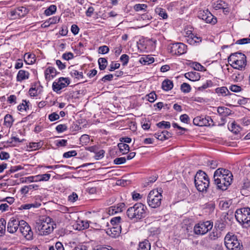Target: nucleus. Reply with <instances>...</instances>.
<instances>
[{
  "label": "nucleus",
  "mask_w": 250,
  "mask_h": 250,
  "mask_svg": "<svg viewBox=\"0 0 250 250\" xmlns=\"http://www.w3.org/2000/svg\"><path fill=\"white\" fill-rule=\"evenodd\" d=\"M194 183L199 191L203 192L206 190L209 184L207 174L201 170H198L194 177Z\"/></svg>",
  "instance_id": "nucleus-3"
},
{
  "label": "nucleus",
  "mask_w": 250,
  "mask_h": 250,
  "mask_svg": "<svg viewBox=\"0 0 250 250\" xmlns=\"http://www.w3.org/2000/svg\"><path fill=\"white\" fill-rule=\"evenodd\" d=\"M48 250H64L62 243L58 241L54 245L49 246Z\"/></svg>",
  "instance_id": "nucleus-36"
},
{
  "label": "nucleus",
  "mask_w": 250,
  "mask_h": 250,
  "mask_svg": "<svg viewBox=\"0 0 250 250\" xmlns=\"http://www.w3.org/2000/svg\"><path fill=\"white\" fill-rule=\"evenodd\" d=\"M51 177L50 174H39L35 176V182L47 181Z\"/></svg>",
  "instance_id": "nucleus-32"
},
{
  "label": "nucleus",
  "mask_w": 250,
  "mask_h": 250,
  "mask_svg": "<svg viewBox=\"0 0 250 250\" xmlns=\"http://www.w3.org/2000/svg\"><path fill=\"white\" fill-rule=\"evenodd\" d=\"M150 243L149 241L145 239L139 243L137 250H150Z\"/></svg>",
  "instance_id": "nucleus-27"
},
{
  "label": "nucleus",
  "mask_w": 250,
  "mask_h": 250,
  "mask_svg": "<svg viewBox=\"0 0 250 250\" xmlns=\"http://www.w3.org/2000/svg\"><path fill=\"white\" fill-rule=\"evenodd\" d=\"M228 8L227 3L222 0H217L214 3V8L215 10L226 9Z\"/></svg>",
  "instance_id": "nucleus-29"
},
{
  "label": "nucleus",
  "mask_w": 250,
  "mask_h": 250,
  "mask_svg": "<svg viewBox=\"0 0 250 250\" xmlns=\"http://www.w3.org/2000/svg\"><path fill=\"white\" fill-rule=\"evenodd\" d=\"M232 61L234 63L230 64V65L234 69L242 70L246 65V59L239 60L238 61L232 60Z\"/></svg>",
  "instance_id": "nucleus-19"
},
{
  "label": "nucleus",
  "mask_w": 250,
  "mask_h": 250,
  "mask_svg": "<svg viewBox=\"0 0 250 250\" xmlns=\"http://www.w3.org/2000/svg\"><path fill=\"white\" fill-rule=\"evenodd\" d=\"M249 43H250V38H249L238 40L235 42L237 44H245Z\"/></svg>",
  "instance_id": "nucleus-60"
},
{
  "label": "nucleus",
  "mask_w": 250,
  "mask_h": 250,
  "mask_svg": "<svg viewBox=\"0 0 250 250\" xmlns=\"http://www.w3.org/2000/svg\"><path fill=\"white\" fill-rule=\"evenodd\" d=\"M67 129V126L65 124L59 125L56 127V129L58 132H64V131L66 130Z\"/></svg>",
  "instance_id": "nucleus-51"
},
{
  "label": "nucleus",
  "mask_w": 250,
  "mask_h": 250,
  "mask_svg": "<svg viewBox=\"0 0 250 250\" xmlns=\"http://www.w3.org/2000/svg\"><path fill=\"white\" fill-rule=\"evenodd\" d=\"M121 229V226H113L109 230L107 231V233L111 237L116 238L119 236Z\"/></svg>",
  "instance_id": "nucleus-20"
},
{
  "label": "nucleus",
  "mask_w": 250,
  "mask_h": 250,
  "mask_svg": "<svg viewBox=\"0 0 250 250\" xmlns=\"http://www.w3.org/2000/svg\"><path fill=\"white\" fill-rule=\"evenodd\" d=\"M77 153L75 150H71L64 153L63 154V157L65 158H68L72 156H75L77 155Z\"/></svg>",
  "instance_id": "nucleus-52"
},
{
  "label": "nucleus",
  "mask_w": 250,
  "mask_h": 250,
  "mask_svg": "<svg viewBox=\"0 0 250 250\" xmlns=\"http://www.w3.org/2000/svg\"><path fill=\"white\" fill-rule=\"evenodd\" d=\"M236 220L242 224L245 228L250 226V208H243L237 209L235 213Z\"/></svg>",
  "instance_id": "nucleus-4"
},
{
  "label": "nucleus",
  "mask_w": 250,
  "mask_h": 250,
  "mask_svg": "<svg viewBox=\"0 0 250 250\" xmlns=\"http://www.w3.org/2000/svg\"><path fill=\"white\" fill-rule=\"evenodd\" d=\"M154 59L149 55H144L140 59V62L143 65H147L153 63Z\"/></svg>",
  "instance_id": "nucleus-26"
},
{
  "label": "nucleus",
  "mask_w": 250,
  "mask_h": 250,
  "mask_svg": "<svg viewBox=\"0 0 250 250\" xmlns=\"http://www.w3.org/2000/svg\"><path fill=\"white\" fill-rule=\"evenodd\" d=\"M72 66L70 67L69 68L70 69V74L73 77L77 79H80L83 78V75L82 72H79L76 70H74L72 69Z\"/></svg>",
  "instance_id": "nucleus-38"
},
{
  "label": "nucleus",
  "mask_w": 250,
  "mask_h": 250,
  "mask_svg": "<svg viewBox=\"0 0 250 250\" xmlns=\"http://www.w3.org/2000/svg\"><path fill=\"white\" fill-rule=\"evenodd\" d=\"M155 13L163 19H167L168 17L165 9L161 7H157L155 10Z\"/></svg>",
  "instance_id": "nucleus-37"
},
{
  "label": "nucleus",
  "mask_w": 250,
  "mask_h": 250,
  "mask_svg": "<svg viewBox=\"0 0 250 250\" xmlns=\"http://www.w3.org/2000/svg\"><path fill=\"white\" fill-rule=\"evenodd\" d=\"M225 245L229 250H242L243 247L242 243L237 236L231 233H228L224 239Z\"/></svg>",
  "instance_id": "nucleus-5"
},
{
  "label": "nucleus",
  "mask_w": 250,
  "mask_h": 250,
  "mask_svg": "<svg viewBox=\"0 0 250 250\" xmlns=\"http://www.w3.org/2000/svg\"><path fill=\"white\" fill-rule=\"evenodd\" d=\"M57 10V7L55 5H51L45 11L44 14L46 16H50L55 13Z\"/></svg>",
  "instance_id": "nucleus-43"
},
{
  "label": "nucleus",
  "mask_w": 250,
  "mask_h": 250,
  "mask_svg": "<svg viewBox=\"0 0 250 250\" xmlns=\"http://www.w3.org/2000/svg\"><path fill=\"white\" fill-rule=\"evenodd\" d=\"M173 87V84L171 81L169 80H164L162 84V87L165 91H169Z\"/></svg>",
  "instance_id": "nucleus-31"
},
{
  "label": "nucleus",
  "mask_w": 250,
  "mask_h": 250,
  "mask_svg": "<svg viewBox=\"0 0 250 250\" xmlns=\"http://www.w3.org/2000/svg\"><path fill=\"white\" fill-rule=\"evenodd\" d=\"M99 68L101 70L105 69L107 64V61L104 58H100L98 60Z\"/></svg>",
  "instance_id": "nucleus-42"
},
{
  "label": "nucleus",
  "mask_w": 250,
  "mask_h": 250,
  "mask_svg": "<svg viewBox=\"0 0 250 250\" xmlns=\"http://www.w3.org/2000/svg\"><path fill=\"white\" fill-rule=\"evenodd\" d=\"M21 221L12 217L10 219L7 224V230L10 233L16 232L18 228H20Z\"/></svg>",
  "instance_id": "nucleus-14"
},
{
  "label": "nucleus",
  "mask_w": 250,
  "mask_h": 250,
  "mask_svg": "<svg viewBox=\"0 0 250 250\" xmlns=\"http://www.w3.org/2000/svg\"><path fill=\"white\" fill-rule=\"evenodd\" d=\"M70 83L69 79L67 78L61 77L57 82H54L52 84V89L57 93H60L61 90L66 87Z\"/></svg>",
  "instance_id": "nucleus-10"
},
{
  "label": "nucleus",
  "mask_w": 250,
  "mask_h": 250,
  "mask_svg": "<svg viewBox=\"0 0 250 250\" xmlns=\"http://www.w3.org/2000/svg\"><path fill=\"white\" fill-rule=\"evenodd\" d=\"M229 111L230 110L229 108L223 106L218 107L217 109L218 113L223 116H226L229 115Z\"/></svg>",
  "instance_id": "nucleus-41"
},
{
  "label": "nucleus",
  "mask_w": 250,
  "mask_h": 250,
  "mask_svg": "<svg viewBox=\"0 0 250 250\" xmlns=\"http://www.w3.org/2000/svg\"><path fill=\"white\" fill-rule=\"evenodd\" d=\"M73 57H74V55L71 52H68L66 53H64L62 56V59H63L66 61H69V60L73 59Z\"/></svg>",
  "instance_id": "nucleus-63"
},
{
  "label": "nucleus",
  "mask_w": 250,
  "mask_h": 250,
  "mask_svg": "<svg viewBox=\"0 0 250 250\" xmlns=\"http://www.w3.org/2000/svg\"><path fill=\"white\" fill-rule=\"evenodd\" d=\"M207 14H208V17L205 21L207 23L215 24L217 21V18L214 16L210 12L209 13H208Z\"/></svg>",
  "instance_id": "nucleus-40"
},
{
  "label": "nucleus",
  "mask_w": 250,
  "mask_h": 250,
  "mask_svg": "<svg viewBox=\"0 0 250 250\" xmlns=\"http://www.w3.org/2000/svg\"><path fill=\"white\" fill-rule=\"evenodd\" d=\"M28 11L24 7H20L11 12V16H15V18L24 17Z\"/></svg>",
  "instance_id": "nucleus-15"
},
{
  "label": "nucleus",
  "mask_w": 250,
  "mask_h": 250,
  "mask_svg": "<svg viewBox=\"0 0 250 250\" xmlns=\"http://www.w3.org/2000/svg\"><path fill=\"white\" fill-rule=\"evenodd\" d=\"M233 178H231L229 177H226V179L222 178L216 180H214V184L217 186L218 189L222 190H226L228 187L230 186L232 183Z\"/></svg>",
  "instance_id": "nucleus-12"
},
{
  "label": "nucleus",
  "mask_w": 250,
  "mask_h": 250,
  "mask_svg": "<svg viewBox=\"0 0 250 250\" xmlns=\"http://www.w3.org/2000/svg\"><path fill=\"white\" fill-rule=\"evenodd\" d=\"M147 7V5L145 4H137L134 5V9L136 11H140L145 9Z\"/></svg>",
  "instance_id": "nucleus-54"
},
{
  "label": "nucleus",
  "mask_w": 250,
  "mask_h": 250,
  "mask_svg": "<svg viewBox=\"0 0 250 250\" xmlns=\"http://www.w3.org/2000/svg\"><path fill=\"white\" fill-rule=\"evenodd\" d=\"M246 59V56L242 53H235L231 54L228 58V62L230 64L234 63L232 60H237Z\"/></svg>",
  "instance_id": "nucleus-18"
},
{
  "label": "nucleus",
  "mask_w": 250,
  "mask_h": 250,
  "mask_svg": "<svg viewBox=\"0 0 250 250\" xmlns=\"http://www.w3.org/2000/svg\"><path fill=\"white\" fill-rule=\"evenodd\" d=\"M118 146L120 152L123 154L128 153L129 150V146L126 144L119 143Z\"/></svg>",
  "instance_id": "nucleus-39"
},
{
  "label": "nucleus",
  "mask_w": 250,
  "mask_h": 250,
  "mask_svg": "<svg viewBox=\"0 0 250 250\" xmlns=\"http://www.w3.org/2000/svg\"><path fill=\"white\" fill-rule=\"evenodd\" d=\"M181 89L184 93H188L191 90V87L189 84L184 83L181 85Z\"/></svg>",
  "instance_id": "nucleus-47"
},
{
  "label": "nucleus",
  "mask_w": 250,
  "mask_h": 250,
  "mask_svg": "<svg viewBox=\"0 0 250 250\" xmlns=\"http://www.w3.org/2000/svg\"><path fill=\"white\" fill-rule=\"evenodd\" d=\"M146 209L145 205L137 203L127 209L126 215L131 220L137 221L146 217Z\"/></svg>",
  "instance_id": "nucleus-2"
},
{
  "label": "nucleus",
  "mask_w": 250,
  "mask_h": 250,
  "mask_svg": "<svg viewBox=\"0 0 250 250\" xmlns=\"http://www.w3.org/2000/svg\"><path fill=\"white\" fill-rule=\"evenodd\" d=\"M109 51V49L108 46L106 45H103L99 47V52L103 54L107 53Z\"/></svg>",
  "instance_id": "nucleus-59"
},
{
  "label": "nucleus",
  "mask_w": 250,
  "mask_h": 250,
  "mask_svg": "<svg viewBox=\"0 0 250 250\" xmlns=\"http://www.w3.org/2000/svg\"><path fill=\"white\" fill-rule=\"evenodd\" d=\"M187 42L192 45H196L202 42V38L200 37H198L196 35L194 34L187 38Z\"/></svg>",
  "instance_id": "nucleus-23"
},
{
  "label": "nucleus",
  "mask_w": 250,
  "mask_h": 250,
  "mask_svg": "<svg viewBox=\"0 0 250 250\" xmlns=\"http://www.w3.org/2000/svg\"><path fill=\"white\" fill-rule=\"evenodd\" d=\"M24 102L25 104L22 103L18 106V109L21 112L23 111H26L27 109H29V105L28 104V103H27L26 101H24Z\"/></svg>",
  "instance_id": "nucleus-50"
},
{
  "label": "nucleus",
  "mask_w": 250,
  "mask_h": 250,
  "mask_svg": "<svg viewBox=\"0 0 250 250\" xmlns=\"http://www.w3.org/2000/svg\"><path fill=\"white\" fill-rule=\"evenodd\" d=\"M121 218L119 216L115 217L110 220V223L113 226H121L120 225Z\"/></svg>",
  "instance_id": "nucleus-48"
},
{
  "label": "nucleus",
  "mask_w": 250,
  "mask_h": 250,
  "mask_svg": "<svg viewBox=\"0 0 250 250\" xmlns=\"http://www.w3.org/2000/svg\"><path fill=\"white\" fill-rule=\"evenodd\" d=\"M215 90V92L220 96H226L229 94L232 96H236L235 94H231L228 89L225 86L218 87Z\"/></svg>",
  "instance_id": "nucleus-22"
},
{
  "label": "nucleus",
  "mask_w": 250,
  "mask_h": 250,
  "mask_svg": "<svg viewBox=\"0 0 250 250\" xmlns=\"http://www.w3.org/2000/svg\"><path fill=\"white\" fill-rule=\"evenodd\" d=\"M186 78L191 81H196L200 79V74L196 72H189L185 74Z\"/></svg>",
  "instance_id": "nucleus-25"
},
{
  "label": "nucleus",
  "mask_w": 250,
  "mask_h": 250,
  "mask_svg": "<svg viewBox=\"0 0 250 250\" xmlns=\"http://www.w3.org/2000/svg\"><path fill=\"white\" fill-rule=\"evenodd\" d=\"M56 145L58 146H65L67 145V141L65 139H62L56 141Z\"/></svg>",
  "instance_id": "nucleus-62"
},
{
  "label": "nucleus",
  "mask_w": 250,
  "mask_h": 250,
  "mask_svg": "<svg viewBox=\"0 0 250 250\" xmlns=\"http://www.w3.org/2000/svg\"><path fill=\"white\" fill-rule=\"evenodd\" d=\"M229 177V178H233V175L231 172L228 169L223 168L217 169L214 173V180L216 179H220Z\"/></svg>",
  "instance_id": "nucleus-13"
},
{
  "label": "nucleus",
  "mask_w": 250,
  "mask_h": 250,
  "mask_svg": "<svg viewBox=\"0 0 250 250\" xmlns=\"http://www.w3.org/2000/svg\"><path fill=\"white\" fill-rule=\"evenodd\" d=\"M126 162V158L119 157L114 160V163L116 165H120L125 163Z\"/></svg>",
  "instance_id": "nucleus-58"
},
{
  "label": "nucleus",
  "mask_w": 250,
  "mask_h": 250,
  "mask_svg": "<svg viewBox=\"0 0 250 250\" xmlns=\"http://www.w3.org/2000/svg\"><path fill=\"white\" fill-rule=\"evenodd\" d=\"M146 96L148 97V101L150 103L154 102L157 98V95L154 92L150 93Z\"/></svg>",
  "instance_id": "nucleus-53"
},
{
  "label": "nucleus",
  "mask_w": 250,
  "mask_h": 250,
  "mask_svg": "<svg viewBox=\"0 0 250 250\" xmlns=\"http://www.w3.org/2000/svg\"><path fill=\"white\" fill-rule=\"evenodd\" d=\"M60 118V116L59 114L56 113V112H53L51 114L49 115L48 119L51 122L55 121L56 120H58Z\"/></svg>",
  "instance_id": "nucleus-57"
},
{
  "label": "nucleus",
  "mask_w": 250,
  "mask_h": 250,
  "mask_svg": "<svg viewBox=\"0 0 250 250\" xmlns=\"http://www.w3.org/2000/svg\"><path fill=\"white\" fill-rule=\"evenodd\" d=\"M213 227V223L207 221L200 222L194 227V231L196 234L204 235L211 229Z\"/></svg>",
  "instance_id": "nucleus-7"
},
{
  "label": "nucleus",
  "mask_w": 250,
  "mask_h": 250,
  "mask_svg": "<svg viewBox=\"0 0 250 250\" xmlns=\"http://www.w3.org/2000/svg\"><path fill=\"white\" fill-rule=\"evenodd\" d=\"M168 49L173 55H181L187 51V46L181 42H177L170 44Z\"/></svg>",
  "instance_id": "nucleus-8"
},
{
  "label": "nucleus",
  "mask_w": 250,
  "mask_h": 250,
  "mask_svg": "<svg viewBox=\"0 0 250 250\" xmlns=\"http://www.w3.org/2000/svg\"><path fill=\"white\" fill-rule=\"evenodd\" d=\"M157 126L160 128L168 129L170 127L169 122L162 121L157 124Z\"/></svg>",
  "instance_id": "nucleus-45"
},
{
  "label": "nucleus",
  "mask_w": 250,
  "mask_h": 250,
  "mask_svg": "<svg viewBox=\"0 0 250 250\" xmlns=\"http://www.w3.org/2000/svg\"><path fill=\"white\" fill-rule=\"evenodd\" d=\"M228 128L230 131L235 134H238L241 130V127L236 124L235 122L231 123L229 125Z\"/></svg>",
  "instance_id": "nucleus-30"
},
{
  "label": "nucleus",
  "mask_w": 250,
  "mask_h": 250,
  "mask_svg": "<svg viewBox=\"0 0 250 250\" xmlns=\"http://www.w3.org/2000/svg\"><path fill=\"white\" fill-rule=\"evenodd\" d=\"M120 60L123 62V65H126L129 61V56L126 54H123L120 57Z\"/></svg>",
  "instance_id": "nucleus-56"
},
{
  "label": "nucleus",
  "mask_w": 250,
  "mask_h": 250,
  "mask_svg": "<svg viewBox=\"0 0 250 250\" xmlns=\"http://www.w3.org/2000/svg\"><path fill=\"white\" fill-rule=\"evenodd\" d=\"M58 73L55 68L53 67H48L44 72L45 79L47 81H49L55 77Z\"/></svg>",
  "instance_id": "nucleus-17"
},
{
  "label": "nucleus",
  "mask_w": 250,
  "mask_h": 250,
  "mask_svg": "<svg viewBox=\"0 0 250 250\" xmlns=\"http://www.w3.org/2000/svg\"><path fill=\"white\" fill-rule=\"evenodd\" d=\"M41 204L40 203H38L37 202H35L32 204H26L21 205L19 208L20 210L23 209H29L32 208H37L40 207Z\"/></svg>",
  "instance_id": "nucleus-33"
},
{
  "label": "nucleus",
  "mask_w": 250,
  "mask_h": 250,
  "mask_svg": "<svg viewBox=\"0 0 250 250\" xmlns=\"http://www.w3.org/2000/svg\"><path fill=\"white\" fill-rule=\"evenodd\" d=\"M221 236L220 232H218L217 229H213L210 232L208 236V238L210 241H215Z\"/></svg>",
  "instance_id": "nucleus-34"
},
{
  "label": "nucleus",
  "mask_w": 250,
  "mask_h": 250,
  "mask_svg": "<svg viewBox=\"0 0 250 250\" xmlns=\"http://www.w3.org/2000/svg\"><path fill=\"white\" fill-rule=\"evenodd\" d=\"M20 230L22 235L28 240H32L33 237V232L30 226L24 220H21Z\"/></svg>",
  "instance_id": "nucleus-9"
},
{
  "label": "nucleus",
  "mask_w": 250,
  "mask_h": 250,
  "mask_svg": "<svg viewBox=\"0 0 250 250\" xmlns=\"http://www.w3.org/2000/svg\"><path fill=\"white\" fill-rule=\"evenodd\" d=\"M35 61V55L29 53H26L24 55V62L27 64H32Z\"/></svg>",
  "instance_id": "nucleus-35"
},
{
  "label": "nucleus",
  "mask_w": 250,
  "mask_h": 250,
  "mask_svg": "<svg viewBox=\"0 0 250 250\" xmlns=\"http://www.w3.org/2000/svg\"><path fill=\"white\" fill-rule=\"evenodd\" d=\"M29 73L28 71L20 70L17 75V81L21 82L29 78Z\"/></svg>",
  "instance_id": "nucleus-24"
},
{
  "label": "nucleus",
  "mask_w": 250,
  "mask_h": 250,
  "mask_svg": "<svg viewBox=\"0 0 250 250\" xmlns=\"http://www.w3.org/2000/svg\"><path fill=\"white\" fill-rule=\"evenodd\" d=\"M89 225L87 221L83 220H78L76 223L73 225V227L76 229L83 230L89 227Z\"/></svg>",
  "instance_id": "nucleus-21"
},
{
  "label": "nucleus",
  "mask_w": 250,
  "mask_h": 250,
  "mask_svg": "<svg viewBox=\"0 0 250 250\" xmlns=\"http://www.w3.org/2000/svg\"><path fill=\"white\" fill-rule=\"evenodd\" d=\"M14 120L13 116L9 114H6L4 118V125L7 127H11Z\"/></svg>",
  "instance_id": "nucleus-28"
},
{
  "label": "nucleus",
  "mask_w": 250,
  "mask_h": 250,
  "mask_svg": "<svg viewBox=\"0 0 250 250\" xmlns=\"http://www.w3.org/2000/svg\"><path fill=\"white\" fill-rule=\"evenodd\" d=\"M125 204L124 203H120L116 206L110 207L108 208V213L109 215H113L115 213L122 212L125 208Z\"/></svg>",
  "instance_id": "nucleus-16"
},
{
  "label": "nucleus",
  "mask_w": 250,
  "mask_h": 250,
  "mask_svg": "<svg viewBox=\"0 0 250 250\" xmlns=\"http://www.w3.org/2000/svg\"><path fill=\"white\" fill-rule=\"evenodd\" d=\"M209 12L208 9L201 10L198 13V17L205 21L208 17V14H207L208 13H209Z\"/></svg>",
  "instance_id": "nucleus-46"
},
{
  "label": "nucleus",
  "mask_w": 250,
  "mask_h": 250,
  "mask_svg": "<svg viewBox=\"0 0 250 250\" xmlns=\"http://www.w3.org/2000/svg\"><path fill=\"white\" fill-rule=\"evenodd\" d=\"M226 228V224L224 222H218L215 223L214 226V229H218L221 231H223Z\"/></svg>",
  "instance_id": "nucleus-49"
},
{
  "label": "nucleus",
  "mask_w": 250,
  "mask_h": 250,
  "mask_svg": "<svg viewBox=\"0 0 250 250\" xmlns=\"http://www.w3.org/2000/svg\"><path fill=\"white\" fill-rule=\"evenodd\" d=\"M120 66V63L115 62H112L111 63L110 65V68L109 69V70L110 71H113L115 69L119 68Z\"/></svg>",
  "instance_id": "nucleus-64"
},
{
  "label": "nucleus",
  "mask_w": 250,
  "mask_h": 250,
  "mask_svg": "<svg viewBox=\"0 0 250 250\" xmlns=\"http://www.w3.org/2000/svg\"><path fill=\"white\" fill-rule=\"evenodd\" d=\"M193 123L194 125L199 126L213 125V120L209 116H197L194 118Z\"/></svg>",
  "instance_id": "nucleus-11"
},
{
  "label": "nucleus",
  "mask_w": 250,
  "mask_h": 250,
  "mask_svg": "<svg viewBox=\"0 0 250 250\" xmlns=\"http://www.w3.org/2000/svg\"><path fill=\"white\" fill-rule=\"evenodd\" d=\"M42 146V144L41 142H32L29 144V147L33 150H36Z\"/></svg>",
  "instance_id": "nucleus-55"
},
{
  "label": "nucleus",
  "mask_w": 250,
  "mask_h": 250,
  "mask_svg": "<svg viewBox=\"0 0 250 250\" xmlns=\"http://www.w3.org/2000/svg\"><path fill=\"white\" fill-rule=\"evenodd\" d=\"M180 120L183 123L188 124L190 119L187 114H185L180 116Z\"/></svg>",
  "instance_id": "nucleus-61"
},
{
  "label": "nucleus",
  "mask_w": 250,
  "mask_h": 250,
  "mask_svg": "<svg viewBox=\"0 0 250 250\" xmlns=\"http://www.w3.org/2000/svg\"><path fill=\"white\" fill-rule=\"evenodd\" d=\"M35 228L39 235L46 236L53 231L56 224L50 217H42L36 220Z\"/></svg>",
  "instance_id": "nucleus-1"
},
{
  "label": "nucleus",
  "mask_w": 250,
  "mask_h": 250,
  "mask_svg": "<svg viewBox=\"0 0 250 250\" xmlns=\"http://www.w3.org/2000/svg\"><path fill=\"white\" fill-rule=\"evenodd\" d=\"M162 195L157 190H152L149 193L147 197V202L149 207L156 208L161 204Z\"/></svg>",
  "instance_id": "nucleus-6"
},
{
  "label": "nucleus",
  "mask_w": 250,
  "mask_h": 250,
  "mask_svg": "<svg viewBox=\"0 0 250 250\" xmlns=\"http://www.w3.org/2000/svg\"><path fill=\"white\" fill-rule=\"evenodd\" d=\"M6 221L4 219H0V235L4 234L6 229Z\"/></svg>",
  "instance_id": "nucleus-44"
}]
</instances>
